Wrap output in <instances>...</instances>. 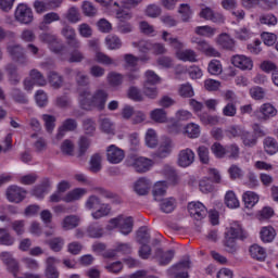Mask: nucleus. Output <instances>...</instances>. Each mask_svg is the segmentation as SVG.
Here are the masks:
<instances>
[{"label": "nucleus", "instance_id": "1", "mask_svg": "<svg viewBox=\"0 0 278 278\" xmlns=\"http://www.w3.org/2000/svg\"><path fill=\"white\" fill-rule=\"evenodd\" d=\"M110 93L105 89H97L93 94L90 89H78V101L81 110L90 111L96 108L99 112L105 110Z\"/></svg>", "mask_w": 278, "mask_h": 278}, {"label": "nucleus", "instance_id": "2", "mask_svg": "<svg viewBox=\"0 0 278 278\" xmlns=\"http://www.w3.org/2000/svg\"><path fill=\"white\" fill-rule=\"evenodd\" d=\"M247 232L242 229V226L238 223H233L230 228L225 232L224 247L228 253H236V240H244Z\"/></svg>", "mask_w": 278, "mask_h": 278}, {"label": "nucleus", "instance_id": "3", "mask_svg": "<svg viewBox=\"0 0 278 278\" xmlns=\"http://www.w3.org/2000/svg\"><path fill=\"white\" fill-rule=\"evenodd\" d=\"M7 53H9L11 60L20 64V66H27L29 64V58L25 53V48L21 45H11L7 48Z\"/></svg>", "mask_w": 278, "mask_h": 278}, {"label": "nucleus", "instance_id": "4", "mask_svg": "<svg viewBox=\"0 0 278 278\" xmlns=\"http://www.w3.org/2000/svg\"><path fill=\"white\" fill-rule=\"evenodd\" d=\"M128 166H132L136 173H148V170H151V166H153V161L144 156L138 157L132 155L128 157Z\"/></svg>", "mask_w": 278, "mask_h": 278}, {"label": "nucleus", "instance_id": "5", "mask_svg": "<svg viewBox=\"0 0 278 278\" xmlns=\"http://www.w3.org/2000/svg\"><path fill=\"white\" fill-rule=\"evenodd\" d=\"M190 268V260L180 261L167 269V277L172 278H189L188 269Z\"/></svg>", "mask_w": 278, "mask_h": 278}, {"label": "nucleus", "instance_id": "6", "mask_svg": "<svg viewBox=\"0 0 278 278\" xmlns=\"http://www.w3.org/2000/svg\"><path fill=\"white\" fill-rule=\"evenodd\" d=\"M15 20L23 25H29L34 21V12L25 3H20L15 10Z\"/></svg>", "mask_w": 278, "mask_h": 278}, {"label": "nucleus", "instance_id": "7", "mask_svg": "<svg viewBox=\"0 0 278 278\" xmlns=\"http://www.w3.org/2000/svg\"><path fill=\"white\" fill-rule=\"evenodd\" d=\"M106 160L110 164H121L125 160V151L115 144H111L106 149Z\"/></svg>", "mask_w": 278, "mask_h": 278}, {"label": "nucleus", "instance_id": "8", "mask_svg": "<svg viewBox=\"0 0 278 278\" xmlns=\"http://www.w3.org/2000/svg\"><path fill=\"white\" fill-rule=\"evenodd\" d=\"M188 212L195 220H203L207 216V208L201 202H190L188 204Z\"/></svg>", "mask_w": 278, "mask_h": 278}, {"label": "nucleus", "instance_id": "9", "mask_svg": "<svg viewBox=\"0 0 278 278\" xmlns=\"http://www.w3.org/2000/svg\"><path fill=\"white\" fill-rule=\"evenodd\" d=\"M191 42L197 45L198 51H201V53H204L205 55H208L210 58H220V52L216 50L214 47L210 45V42L199 39L194 40L192 39Z\"/></svg>", "mask_w": 278, "mask_h": 278}, {"label": "nucleus", "instance_id": "10", "mask_svg": "<svg viewBox=\"0 0 278 278\" xmlns=\"http://www.w3.org/2000/svg\"><path fill=\"white\" fill-rule=\"evenodd\" d=\"M231 64L241 71H251L253 68V60L247 55L236 54L231 58Z\"/></svg>", "mask_w": 278, "mask_h": 278}, {"label": "nucleus", "instance_id": "11", "mask_svg": "<svg viewBox=\"0 0 278 278\" xmlns=\"http://www.w3.org/2000/svg\"><path fill=\"white\" fill-rule=\"evenodd\" d=\"M274 116H277V109H275V106L270 103H264L260 108V111L256 112V117L258 121H268Z\"/></svg>", "mask_w": 278, "mask_h": 278}, {"label": "nucleus", "instance_id": "12", "mask_svg": "<svg viewBox=\"0 0 278 278\" xmlns=\"http://www.w3.org/2000/svg\"><path fill=\"white\" fill-rule=\"evenodd\" d=\"M7 199L11 203H21L25 199V190L17 186H11L7 190Z\"/></svg>", "mask_w": 278, "mask_h": 278}, {"label": "nucleus", "instance_id": "13", "mask_svg": "<svg viewBox=\"0 0 278 278\" xmlns=\"http://www.w3.org/2000/svg\"><path fill=\"white\" fill-rule=\"evenodd\" d=\"M194 163V151L187 148L185 150H181L178 154V164L182 168H188V166H191V164Z\"/></svg>", "mask_w": 278, "mask_h": 278}, {"label": "nucleus", "instance_id": "14", "mask_svg": "<svg viewBox=\"0 0 278 278\" xmlns=\"http://www.w3.org/2000/svg\"><path fill=\"white\" fill-rule=\"evenodd\" d=\"M134 190L139 197H147L149 190H151V181L146 177H141L135 182Z\"/></svg>", "mask_w": 278, "mask_h": 278}, {"label": "nucleus", "instance_id": "15", "mask_svg": "<svg viewBox=\"0 0 278 278\" xmlns=\"http://www.w3.org/2000/svg\"><path fill=\"white\" fill-rule=\"evenodd\" d=\"M200 17L205 21H212V23H224L225 17L220 13H215L212 8L206 7L201 10Z\"/></svg>", "mask_w": 278, "mask_h": 278}, {"label": "nucleus", "instance_id": "16", "mask_svg": "<svg viewBox=\"0 0 278 278\" xmlns=\"http://www.w3.org/2000/svg\"><path fill=\"white\" fill-rule=\"evenodd\" d=\"M75 129H77V119L75 118L65 119L62 123L56 134L58 140H62V138H64V136L66 135V131H75Z\"/></svg>", "mask_w": 278, "mask_h": 278}, {"label": "nucleus", "instance_id": "17", "mask_svg": "<svg viewBox=\"0 0 278 278\" xmlns=\"http://www.w3.org/2000/svg\"><path fill=\"white\" fill-rule=\"evenodd\" d=\"M55 262H58V260L53 256H49L46 260V278H60V271L58 270V267H55Z\"/></svg>", "mask_w": 278, "mask_h": 278}, {"label": "nucleus", "instance_id": "18", "mask_svg": "<svg viewBox=\"0 0 278 278\" xmlns=\"http://www.w3.org/2000/svg\"><path fill=\"white\" fill-rule=\"evenodd\" d=\"M155 256L159 258L160 266H168L169 262H173V257H175V250H168L164 252L162 249H156Z\"/></svg>", "mask_w": 278, "mask_h": 278}, {"label": "nucleus", "instance_id": "19", "mask_svg": "<svg viewBox=\"0 0 278 278\" xmlns=\"http://www.w3.org/2000/svg\"><path fill=\"white\" fill-rule=\"evenodd\" d=\"M162 173L164 177H166L168 184L170 186H177L179 184V176H177V172L170 165H164Z\"/></svg>", "mask_w": 278, "mask_h": 278}, {"label": "nucleus", "instance_id": "20", "mask_svg": "<svg viewBox=\"0 0 278 278\" xmlns=\"http://www.w3.org/2000/svg\"><path fill=\"white\" fill-rule=\"evenodd\" d=\"M217 45L227 51H233V49H236V41H233V39L228 34L219 35L217 38Z\"/></svg>", "mask_w": 278, "mask_h": 278}, {"label": "nucleus", "instance_id": "21", "mask_svg": "<svg viewBox=\"0 0 278 278\" xmlns=\"http://www.w3.org/2000/svg\"><path fill=\"white\" fill-rule=\"evenodd\" d=\"M88 193V190L85 188H76L72 191H70L64 198L63 201L65 203H73V201H79L81 197Z\"/></svg>", "mask_w": 278, "mask_h": 278}, {"label": "nucleus", "instance_id": "22", "mask_svg": "<svg viewBox=\"0 0 278 278\" xmlns=\"http://www.w3.org/2000/svg\"><path fill=\"white\" fill-rule=\"evenodd\" d=\"M176 58L181 62H198L197 52H194L192 49L177 51Z\"/></svg>", "mask_w": 278, "mask_h": 278}, {"label": "nucleus", "instance_id": "23", "mask_svg": "<svg viewBox=\"0 0 278 278\" xmlns=\"http://www.w3.org/2000/svg\"><path fill=\"white\" fill-rule=\"evenodd\" d=\"M264 144V151L267 153V155H275V153H278V142L277 139L273 137H266L263 141Z\"/></svg>", "mask_w": 278, "mask_h": 278}, {"label": "nucleus", "instance_id": "24", "mask_svg": "<svg viewBox=\"0 0 278 278\" xmlns=\"http://www.w3.org/2000/svg\"><path fill=\"white\" fill-rule=\"evenodd\" d=\"M277 237V231L273 226H265L261 229V240L262 242H273Z\"/></svg>", "mask_w": 278, "mask_h": 278}, {"label": "nucleus", "instance_id": "25", "mask_svg": "<svg viewBox=\"0 0 278 278\" xmlns=\"http://www.w3.org/2000/svg\"><path fill=\"white\" fill-rule=\"evenodd\" d=\"M105 45L110 51H116L123 47V40L116 35H109L105 38Z\"/></svg>", "mask_w": 278, "mask_h": 278}, {"label": "nucleus", "instance_id": "26", "mask_svg": "<svg viewBox=\"0 0 278 278\" xmlns=\"http://www.w3.org/2000/svg\"><path fill=\"white\" fill-rule=\"evenodd\" d=\"M137 242L139 244H149L151 242V232L149 227L142 226L137 230Z\"/></svg>", "mask_w": 278, "mask_h": 278}, {"label": "nucleus", "instance_id": "27", "mask_svg": "<svg viewBox=\"0 0 278 278\" xmlns=\"http://www.w3.org/2000/svg\"><path fill=\"white\" fill-rule=\"evenodd\" d=\"M119 231L123 233V236H129L131 231H134V218L132 217H126L123 218L119 222Z\"/></svg>", "mask_w": 278, "mask_h": 278}, {"label": "nucleus", "instance_id": "28", "mask_svg": "<svg viewBox=\"0 0 278 278\" xmlns=\"http://www.w3.org/2000/svg\"><path fill=\"white\" fill-rule=\"evenodd\" d=\"M178 14H180L182 23H190L192 18V8L188 3H181L178 7Z\"/></svg>", "mask_w": 278, "mask_h": 278}, {"label": "nucleus", "instance_id": "29", "mask_svg": "<svg viewBox=\"0 0 278 278\" xmlns=\"http://www.w3.org/2000/svg\"><path fill=\"white\" fill-rule=\"evenodd\" d=\"M16 239L5 228H0V244L2 247H12Z\"/></svg>", "mask_w": 278, "mask_h": 278}, {"label": "nucleus", "instance_id": "30", "mask_svg": "<svg viewBox=\"0 0 278 278\" xmlns=\"http://www.w3.org/2000/svg\"><path fill=\"white\" fill-rule=\"evenodd\" d=\"M160 201L161 212H163L164 214H170L172 212H175L176 201L174 198H167Z\"/></svg>", "mask_w": 278, "mask_h": 278}, {"label": "nucleus", "instance_id": "31", "mask_svg": "<svg viewBox=\"0 0 278 278\" xmlns=\"http://www.w3.org/2000/svg\"><path fill=\"white\" fill-rule=\"evenodd\" d=\"M260 201V197L252 191H247L243 194V203L248 210H251L252 207H255V204Z\"/></svg>", "mask_w": 278, "mask_h": 278}, {"label": "nucleus", "instance_id": "32", "mask_svg": "<svg viewBox=\"0 0 278 278\" xmlns=\"http://www.w3.org/2000/svg\"><path fill=\"white\" fill-rule=\"evenodd\" d=\"M48 81L55 90L60 89V87L64 84V78L62 75H59L58 72L51 71L48 74Z\"/></svg>", "mask_w": 278, "mask_h": 278}, {"label": "nucleus", "instance_id": "33", "mask_svg": "<svg viewBox=\"0 0 278 278\" xmlns=\"http://www.w3.org/2000/svg\"><path fill=\"white\" fill-rule=\"evenodd\" d=\"M250 254L253 260H257L258 262H263V260H266V250L258 244H253L250 248Z\"/></svg>", "mask_w": 278, "mask_h": 278}, {"label": "nucleus", "instance_id": "34", "mask_svg": "<svg viewBox=\"0 0 278 278\" xmlns=\"http://www.w3.org/2000/svg\"><path fill=\"white\" fill-rule=\"evenodd\" d=\"M65 18L68 23L76 24L81 21V13H79V9L76 7H71L65 13Z\"/></svg>", "mask_w": 278, "mask_h": 278}, {"label": "nucleus", "instance_id": "35", "mask_svg": "<svg viewBox=\"0 0 278 278\" xmlns=\"http://www.w3.org/2000/svg\"><path fill=\"white\" fill-rule=\"evenodd\" d=\"M11 97L13 101H15V103H20L21 105H27V103H29V99L27 98L25 92H23L18 88H13Z\"/></svg>", "mask_w": 278, "mask_h": 278}, {"label": "nucleus", "instance_id": "36", "mask_svg": "<svg viewBox=\"0 0 278 278\" xmlns=\"http://www.w3.org/2000/svg\"><path fill=\"white\" fill-rule=\"evenodd\" d=\"M178 94L182 99H192L194 97V88H192L190 83L182 84L179 86Z\"/></svg>", "mask_w": 278, "mask_h": 278}, {"label": "nucleus", "instance_id": "37", "mask_svg": "<svg viewBox=\"0 0 278 278\" xmlns=\"http://www.w3.org/2000/svg\"><path fill=\"white\" fill-rule=\"evenodd\" d=\"M185 134L191 139L199 138V136H201V126L195 123H190L185 127Z\"/></svg>", "mask_w": 278, "mask_h": 278}, {"label": "nucleus", "instance_id": "38", "mask_svg": "<svg viewBox=\"0 0 278 278\" xmlns=\"http://www.w3.org/2000/svg\"><path fill=\"white\" fill-rule=\"evenodd\" d=\"M83 130L86 136H94L97 131V122L93 118H85L83 121Z\"/></svg>", "mask_w": 278, "mask_h": 278}, {"label": "nucleus", "instance_id": "39", "mask_svg": "<svg viewBox=\"0 0 278 278\" xmlns=\"http://www.w3.org/2000/svg\"><path fill=\"white\" fill-rule=\"evenodd\" d=\"M241 140L244 144V147H255V144H257V136H255V134L253 132H249L247 130H243V132L241 134Z\"/></svg>", "mask_w": 278, "mask_h": 278}, {"label": "nucleus", "instance_id": "40", "mask_svg": "<svg viewBox=\"0 0 278 278\" xmlns=\"http://www.w3.org/2000/svg\"><path fill=\"white\" fill-rule=\"evenodd\" d=\"M29 77L36 86H47V78H45L40 71L36 68L31 70L29 72Z\"/></svg>", "mask_w": 278, "mask_h": 278}, {"label": "nucleus", "instance_id": "41", "mask_svg": "<svg viewBox=\"0 0 278 278\" xmlns=\"http://www.w3.org/2000/svg\"><path fill=\"white\" fill-rule=\"evenodd\" d=\"M76 227H79V217L75 215H68L64 218L63 229H65V231L75 229Z\"/></svg>", "mask_w": 278, "mask_h": 278}, {"label": "nucleus", "instance_id": "42", "mask_svg": "<svg viewBox=\"0 0 278 278\" xmlns=\"http://www.w3.org/2000/svg\"><path fill=\"white\" fill-rule=\"evenodd\" d=\"M202 125H218L220 123V118L217 115H210L207 113H202L199 115Z\"/></svg>", "mask_w": 278, "mask_h": 278}, {"label": "nucleus", "instance_id": "43", "mask_svg": "<svg viewBox=\"0 0 278 278\" xmlns=\"http://www.w3.org/2000/svg\"><path fill=\"white\" fill-rule=\"evenodd\" d=\"M75 81L80 88L90 86V76L81 71H76Z\"/></svg>", "mask_w": 278, "mask_h": 278}, {"label": "nucleus", "instance_id": "44", "mask_svg": "<svg viewBox=\"0 0 278 278\" xmlns=\"http://www.w3.org/2000/svg\"><path fill=\"white\" fill-rule=\"evenodd\" d=\"M225 204L227 207H230V210H236V207H240V201H238V198L236 197V193L233 191H228L225 195Z\"/></svg>", "mask_w": 278, "mask_h": 278}, {"label": "nucleus", "instance_id": "45", "mask_svg": "<svg viewBox=\"0 0 278 278\" xmlns=\"http://www.w3.org/2000/svg\"><path fill=\"white\" fill-rule=\"evenodd\" d=\"M150 118L154 121V123H166V111L164 109H154L150 113Z\"/></svg>", "mask_w": 278, "mask_h": 278}, {"label": "nucleus", "instance_id": "46", "mask_svg": "<svg viewBox=\"0 0 278 278\" xmlns=\"http://www.w3.org/2000/svg\"><path fill=\"white\" fill-rule=\"evenodd\" d=\"M111 212L112 207L110 204H102L100 208L91 214V216L94 218V220H99L100 218H104V216H110Z\"/></svg>", "mask_w": 278, "mask_h": 278}, {"label": "nucleus", "instance_id": "47", "mask_svg": "<svg viewBox=\"0 0 278 278\" xmlns=\"http://www.w3.org/2000/svg\"><path fill=\"white\" fill-rule=\"evenodd\" d=\"M96 62H98V64H103L104 66H116V62L103 52L96 53Z\"/></svg>", "mask_w": 278, "mask_h": 278}, {"label": "nucleus", "instance_id": "48", "mask_svg": "<svg viewBox=\"0 0 278 278\" xmlns=\"http://www.w3.org/2000/svg\"><path fill=\"white\" fill-rule=\"evenodd\" d=\"M152 194L155 201H160V197L166 194V181H159L154 185Z\"/></svg>", "mask_w": 278, "mask_h": 278}, {"label": "nucleus", "instance_id": "49", "mask_svg": "<svg viewBox=\"0 0 278 278\" xmlns=\"http://www.w3.org/2000/svg\"><path fill=\"white\" fill-rule=\"evenodd\" d=\"M54 105L55 108H60L61 110H66L71 108L72 105L71 97L66 94L56 97L54 100Z\"/></svg>", "mask_w": 278, "mask_h": 278}, {"label": "nucleus", "instance_id": "50", "mask_svg": "<svg viewBox=\"0 0 278 278\" xmlns=\"http://www.w3.org/2000/svg\"><path fill=\"white\" fill-rule=\"evenodd\" d=\"M146 144L150 147V149H155L157 147V134L154 129L150 128L146 132Z\"/></svg>", "mask_w": 278, "mask_h": 278}, {"label": "nucleus", "instance_id": "51", "mask_svg": "<svg viewBox=\"0 0 278 278\" xmlns=\"http://www.w3.org/2000/svg\"><path fill=\"white\" fill-rule=\"evenodd\" d=\"M168 36H169L168 31H163V40H165V42H168L170 47H173L177 51H181L184 47V42H181L178 38H173Z\"/></svg>", "mask_w": 278, "mask_h": 278}, {"label": "nucleus", "instance_id": "52", "mask_svg": "<svg viewBox=\"0 0 278 278\" xmlns=\"http://www.w3.org/2000/svg\"><path fill=\"white\" fill-rule=\"evenodd\" d=\"M199 188L203 194H210V192H214V184L210 178H202L199 182Z\"/></svg>", "mask_w": 278, "mask_h": 278}, {"label": "nucleus", "instance_id": "53", "mask_svg": "<svg viewBox=\"0 0 278 278\" xmlns=\"http://www.w3.org/2000/svg\"><path fill=\"white\" fill-rule=\"evenodd\" d=\"M211 151L215 155V157H218L219 160H223V157L227 155V147H224L218 142L212 144Z\"/></svg>", "mask_w": 278, "mask_h": 278}, {"label": "nucleus", "instance_id": "54", "mask_svg": "<svg viewBox=\"0 0 278 278\" xmlns=\"http://www.w3.org/2000/svg\"><path fill=\"white\" fill-rule=\"evenodd\" d=\"M106 79H108L110 86H112L113 88H116V87L121 86V84H123V74L111 72L108 74Z\"/></svg>", "mask_w": 278, "mask_h": 278}, {"label": "nucleus", "instance_id": "55", "mask_svg": "<svg viewBox=\"0 0 278 278\" xmlns=\"http://www.w3.org/2000/svg\"><path fill=\"white\" fill-rule=\"evenodd\" d=\"M87 236L89 238H102L103 237V228L97 224L90 225L87 228Z\"/></svg>", "mask_w": 278, "mask_h": 278}, {"label": "nucleus", "instance_id": "56", "mask_svg": "<svg viewBox=\"0 0 278 278\" xmlns=\"http://www.w3.org/2000/svg\"><path fill=\"white\" fill-rule=\"evenodd\" d=\"M144 14L149 16V18H157V16L162 15V8L157 4H150L147 7Z\"/></svg>", "mask_w": 278, "mask_h": 278}, {"label": "nucleus", "instance_id": "57", "mask_svg": "<svg viewBox=\"0 0 278 278\" xmlns=\"http://www.w3.org/2000/svg\"><path fill=\"white\" fill-rule=\"evenodd\" d=\"M89 166L91 173H99L101 170V154H93L90 159Z\"/></svg>", "mask_w": 278, "mask_h": 278}, {"label": "nucleus", "instance_id": "58", "mask_svg": "<svg viewBox=\"0 0 278 278\" xmlns=\"http://www.w3.org/2000/svg\"><path fill=\"white\" fill-rule=\"evenodd\" d=\"M42 121L45 122V127L48 134H52L53 129H55V116L49 115V114H43L42 115Z\"/></svg>", "mask_w": 278, "mask_h": 278}, {"label": "nucleus", "instance_id": "59", "mask_svg": "<svg viewBox=\"0 0 278 278\" xmlns=\"http://www.w3.org/2000/svg\"><path fill=\"white\" fill-rule=\"evenodd\" d=\"M11 228L16 236H23V233H25V219H16L11 222Z\"/></svg>", "mask_w": 278, "mask_h": 278}, {"label": "nucleus", "instance_id": "60", "mask_svg": "<svg viewBox=\"0 0 278 278\" xmlns=\"http://www.w3.org/2000/svg\"><path fill=\"white\" fill-rule=\"evenodd\" d=\"M78 147V157H84V155H86V151L90 149V139L87 137H80Z\"/></svg>", "mask_w": 278, "mask_h": 278}, {"label": "nucleus", "instance_id": "61", "mask_svg": "<svg viewBox=\"0 0 278 278\" xmlns=\"http://www.w3.org/2000/svg\"><path fill=\"white\" fill-rule=\"evenodd\" d=\"M81 8H83V14H85V16L92 17L98 12L94 4H92V2L90 1H84Z\"/></svg>", "mask_w": 278, "mask_h": 278}, {"label": "nucleus", "instance_id": "62", "mask_svg": "<svg viewBox=\"0 0 278 278\" xmlns=\"http://www.w3.org/2000/svg\"><path fill=\"white\" fill-rule=\"evenodd\" d=\"M207 71L211 75H220V73H223V65L220 64V61L212 60L208 63Z\"/></svg>", "mask_w": 278, "mask_h": 278}, {"label": "nucleus", "instance_id": "63", "mask_svg": "<svg viewBox=\"0 0 278 278\" xmlns=\"http://www.w3.org/2000/svg\"><path fill=\"white\" fill-rule=\"evenodd\" d=\"M78 34L81 38H92V27L88 23L79 24Z\"/></svg>", "mask_w": 278, "mask_h": 278}, {"label": "nucleus", "instance_id": "64", "mask_svg": "<svg viewBox=\"0 0 278 278\" xmlns=\"http://www.w3.org/2000/svg\"><path fill=\"white\" fill-rule=\"evenodd\" d=\"M104 269L113 275H118L123 270V262L117 261L113 263H109L104 266Z\"/></svg>", "mask_w": 278, "mask_h": 278}]
</instances>
